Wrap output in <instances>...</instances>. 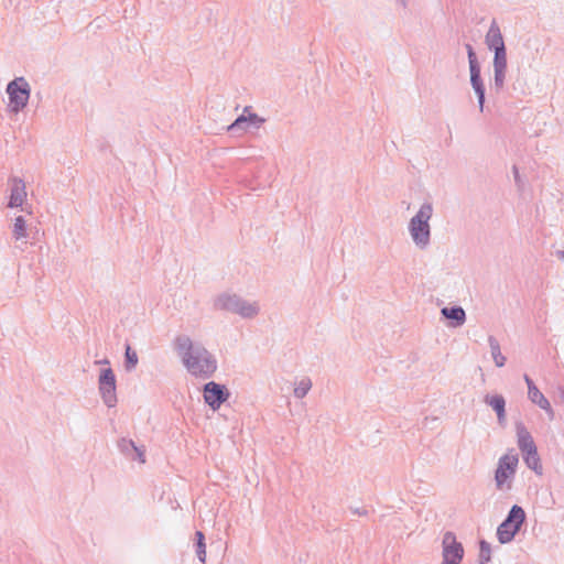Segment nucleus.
I'll return each instance as SVG.
<instances>
[{
	"label": "nucleus",
	"mask_w": 564,
	"mask_h": 564,
	"mask_svg": "<svg viewBox=\"0 0 564 564\" xmlns=\"http://www.w3.org/2000/svg\"><path fill=\"white\" fill-rule=\"evenodd\" d=\"M176 349L182 357L186 369L195 377L207 378L216 370V361L208 351L200 347H194L188 337L176 339Z\"/></svg>",
	"instance_id": "obj_1"
},
{
	"label": "nucleus",
	"mask_w": 564,
	"mask_h": 564,
	"mask_svg": "<svg viewBox=\"0 0 564 564\" xmlns=\"http://www.w3.org/2000/svg\"><path fill=\"white\" fill-rule=\"evenodd\" d=\"M7 94L9 96L10 110L18 113L28 105L31 88L25 78L18 77L8 84Z\"/></svg>",
	"instance_id": "obj_2"
},
{
	"label": "nucleus",
	"mask_w": 564,
	"mask_h": 564,
	"mask_svg": "<svg viewBox=\"0 0 564 564\" xmlns=\"http://www.w3.org/2000/svg\"><path fill=\"white\" fill-rule=\"evenodd\" d=\"M525 520L524 510L519 506H513L507 519L498 527L497 536L500 543L510 542Z\"/></svg>",
	"instance_id": "obj_3"
},
{
	"label": "nucleus",
	"mask_w": 564,
	"mask_h": 564,
	"mask_svg": "<svg viewBox=\"0 0 564 564\" xmlns=\"http://www.w3.org/2000/svg\"><path fill=\"white\" fill-rule=\"evenodd\" d=\"M519 458L516 454H505L498 460L495 480L499 489H510L516 475Z\"/></svg>",
	"instance_id": "obj_4"
},
{
	"label": "nucleus",
	"mask_w": 564,
	"mask_h": 564,
	"mask_svg": "<svg viewBox=\"0 0 564 564\" xmlns=\"http://www.w3.org/2000/svg\"><path fill=\"white\" fill-rule=\"evenodd\" d=\"M432 216L431 205H423L419 213L411 219L410 231L413 240L419 245H425L430 238L429 220Z\"/></svg>",
	"instance_id": "obj_5"
},
{
	"label": "nucleus",
	"mask_w": 564,
	"mask_h": 564,
	"mask_svg": "<svg viewBox=\"0 0 564 564\" xmlns=\"http://www.w3.org/2000/svg\"><path fill=\"white\" fill-rule=\"evenodd\" d=\"M464 555L463 545L456 541L452 532H446L443 538V563L459 564Z\"/></svg>",
	"instance_id": "obj_6"
},
{
	"label": "nucleus",
	"mask_w": 564,
	"mask_h": 564,
	"mask_svg": "<svg viewBox=\"0 0 564 564\" xmlns=\"http://www.w3.org/2000/svg\"><path fill=\"white\" fill-rule=\"evenodd\" d=\"M99 390L104 401L109 405L116 402V378L110 368L102 370L99 377Z\"/></svg>",
	"instance_id": "obj_7"
},
{
	"label": "nucleus",
	"mask_w": 564,
	"mask_h": 564,
	"mask_svg": "<svg viewBox=\"0 0 564 564\" xmlns=\"http://www.w3.org/2000/svg\"><path fill=\"white\" fill-rule=\"evenodd\" d=\"M204 398L206 403L216 410L227 400L228 393L223 386L208 382L204 388Z\"/></svg>",
	"instance_id": "obj_8"
},
{
	"label": "nucleus",
	"mask_w": 564,
	"mask_h": 564,
	"mask_svg": "<svg viewBox=\"0 0 564 564\" xmlns=\"http://www.w3.org/2000/svg\"><path fill=\"white\" fill-rule=\"evenodd\" d=\"M264 122V119L260 118L258 115L250 111V108L247 107L243 110V113L239 116L232 124L229 126V130L240 129L248 131L251 128H259Z\"/></svg>",
	"instance_id": "obj_9"
},
{
	"label": "nucleus",
	"mask_w": 564,
	"mask_h": 564,
	"mask_svg": "<svg viewBox=\"0 0 564 564\" xmlns=\"http://www.w3.org/2000/svg\"><path fill=\"white\" fill-rule=\"evenodd\" d=\"M223 306L227 310H231L243 317H250L257 314L258 306L256 304L245 303L235 296H229L223 302Z\"/></svg>",
	"instance_id": "obj_10"
},
{
	"label": "nucleus",
	"mask_w": 564,
	"mask_h": 564,
	"mask_svg": "<svg viewBox=\"0 0 564 564\" xmlns=\"http://www.w3.org/2000/svg\"><path fill=\"white\" fill-rule=\"evenodd\" d=\"M525 383L528 386V397L529 399L538 404L541 409L546 411L550 415H553V410L551 408L550 402L543 395V393L538 389L534 382L529 378V376H524Z\"/></svg>",
	"instance_id": "obj_11"
},
{
	"label": "nucleus",
	"mask_w": 564,
	"mask_h": 564,
	"mask_svg": "<svg viewBox=\"0 0 564 564\" xmlns=\"http://www.w3.org/2000/svg\"><path fill=\"white\" fill-rule=\"evenodd\" d=\"M11 194L9 200V207L21 206L26 198L25 184L22 180L13 178L11 181Z\"/></svg>",
	"instance_id": "obj_12"
},
{
	"label": "nucleus",
	"mask_w": 564,
	"mask_h": 564,
	"mask_svg": "<svg viewBox=\"0 0 564 564\" xmlns=\"http://www.w3.org/2000/svg\"><path fill=\"white\" fill-rule=\"evenodd\" d=\"M486 43L492 50L505 48L501 31L496 23H492L486 35Z\"/></svg>",
	"instance_id": "obj_13"
},
{
	"label": "nucleus",
	"mask_w": 564,
	"mask_h": 564,
	"mask_svg": "<svg viewBox=\"0 0 564 564\" xmlns=\"http://www.w3.org/2000/svg\"><path fill=\"white\" fill-rule=\"evenodd\" d=\"M518 446L522 453L536 448L530 433L523 427H518Z\"/></svg>",
	"instance_id": "obj_14"
},
{
	"label": "nucleus",
	"mask_w": 564,
	"mask_h": 564,
	"mask_svg": "<svg viewBox=\"0 0 564 564\" xmlns=\"http://www.w3.org/2000/svg\"><path fill=\"white\" fill-rule=\"evenodd\" d=\"M523 459L529 468L538 474H542V465L536 448L522 453Z\"/></svg>",
	"instance_id": "obj_15"
},
{
	"label": "nucleus",
	"mask_w": 564,
	"mask_h": 564,
	"mask_svg": "<svg viewBox=\"0 0 564 564\" xmlns=\"http://www.w3.org/2000/svg\"><path fill=\"white\" fill-rule=\"evenodd\" d=\"M486 402L497 412L499 421L505 420V399L501 395H490L486 398Z\"/></svg>",
	"instance_id": "obj_16"
},
{
	"label": "nucleus",
	"mask_w": 564,
	"mask_h": 564,
	"mask_svg": "<svg viewBox=\"0 0 564 564\" xmlns=\"http://www.w3.org/2000/svg\"><path fill=\"white\" fill-rule=\"evenodd\" d=\"M442 313L447 318L456 321L458 325L463 324L465 321V312L462 307H445L442 310Z\"/></svg>",
	"instance_id": "obj_17"
},
{
	"label": "nucleus",
	"mask_w": 564,
	"mask_h": 564,
	"mask_svg": "<svg viewBox=\"0 0 564 564\" xmlns=\"http://www.w3.org/2000/svg\"><path fill=\"white\" fill-rule=\"evenodd\" d=\"M13 236L17 240L23 239L26 237V224L23 217L19 216L14 220L13 225Z\"/></svg>",
	"instance_id": "obj_18"
},
{
	"label": "nucleus",
	"mask_w": 564,
	"mask_h": 564,
	"mask_svg": "<svg viewBox=\"0 0 564 564\" xmlns=\"http://www.w3.org/2000/svg\"><path fill=\"white\" fill-rule=\"evenodd\" d=\"M470 82H471V85H473L477 96H478L479 106H480V108H482L484 100H485V91H484L482 83L480 79V75L471 76Z\"/></svg>",
	"instance_id": "obj_19"
},
{
	"label": "nucleus",
	"mask_w": 564,
	"mask_h": 564,
	"mask_svg": "<svg viewBox=\"0 0 564 564\" xmlns=\"http://www.w3.org/2000/svg\"><path fill=\"white\" fill-rule=\"evenodd\" d=\"M197 539V556L202 563H205L206 561V544H205V536L203 532L197 531L195 533Z\"/></svg>",
	"instance_id": "obj_20"
},
{
	"label": "nucleus",
	"mask_w": 564,
	"mask_h": 564,
	"mask_svg": "<svg viewBox=\"0 0 564 564\" xmlns=\"http://www.w3.org/2000/svg\"><path fill=\"white\" fill-rule=\"evenodd\" d=\"M495 68H506L507 67V55H506V48L496 50L495 51Z\"/></svg>",
	"instance_id": "obj_21"
},
{
	"label": "nucleus",
	"mask_w": 564,
	"mask_h": 564,
	"mask_svg": "<svg viewBox=\"0 0 564 564\" xmlns=\"http://www.w3.org/2000/svg\"><path fill=\"white\" fill-rule=\"evenodd\" d=\"M491 352L495 360V364L498 367H502L506 362L505 356L501 354L499 345L497 343L491 344Z\"/></svg>",
	"instance_id": "obj_22"
},
{
	"label": "nucleus",
	"mask_w": 564,
	"mask_h": 564,
	"mask_svg": "<svg viewBox=\"0 0 564 564\" xmlns=\"http://www.w3.org/2000/svg\"><path fill=\"white\" fill-rule=\"evenodd\" d=\"M126 361L128 368H133L138 364L137 352L133 351L129 346L126 349Z\"/></svg>",
	"instance_id": "obj_23"
},
{
	"label": "nucleus",
	"mask_w": 564,
	"mask_h": 564,
	"mask_svg": "<svg viewBox=\"0 0 564 564\" xmlns=\"http://www.w3.org/2000/svg\"><path fill=\"white\" fill-rule=\"evenodd\" d=\"M490 553H491L490 545L486 541H481L480 542V551H479L480 560L485 563L489 562Z\"/></svg>",
	"instance_id": "obj_24"
},
{
	"label": "nucleus",
	"mask_w": 564,
	"mask_h": 564,
	"mask_svg": "<svg viewBox=\"0 0 564 564\" xmlns=\"http://www.w3.org/2000/svg\"><path fill=\"white\" fill-rule=\"evenodd\" d=\"M310 388H311L310 381H302L300 383V386L294 389V392L297 397L302 398L306 394V392L310 390Z\"/></svg>",
	"instance_id": "obj_25"
},
{
	"label": "nucleus",
	"mask_w": 564,
	"mask_h": 564,
	"mask_svg": "<svg viewBox=\"0 0 564 564\" xmlns=\"http://www.w3.org/2000/svg\"><path fill=\"white\" fill-rule=\"evenodd\" d=\"M506 68H495V82L497 85L501 86L505 79Z\"/></svg>",
	"instance_id": "obj_26"
},
{
	"label": "nucleus",
	"mask_w": 564,
	"mask_h": 564,
	"mask_svg": "<svg viewBox=\"0 0 564 564\" xmlns=\"http://www.w3.org/2000/svg\"><path fill=\"white\" fill-rule=\"evenodd\" d=\"M466 48L468 53L469 64L476 63L477 61L473 47L468 44L466 45Z\"/></svg>",
	"instance_id": "obj_27"
},
{
	"label": "nucleus",
	"mask_w": 564,
	"mask_h": 564,
	"mask_svg": "<svg viewBox=\"0 0 564 564\" xmlns=\"http://www.w3.org/2000/svg\"><path fill=\"white\" fill-rule=\"evenodd\" d=\"M469 68H470V77L471 76H478L480 75V70H479V67L477 65V62L476 63H473V64H469Z\"/></svg>",
	"instance_id": "obj_28"
},
{
	"label": "nucleus",
	"mask_w": 564,
	"mask_h": 564,
	"mask_svg": "<svg viewBox=\"0 0 564 564\" xmlns=\"http://www.w3.org/2000/svg\"><path fill=\"white\" fill-rule=\"evenodd\" d=\"M138 455H139V458H140L141 463H144V462H145V459H144V454H143V452H139V453H138Z\"/></svg>",
	"instance_id": "obj_29"
}]
</instances>
